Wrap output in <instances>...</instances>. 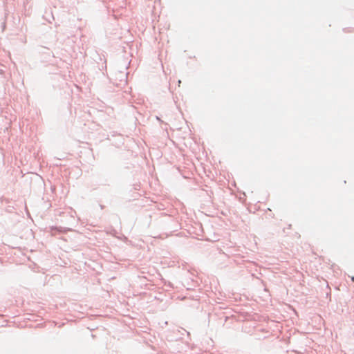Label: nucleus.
Listing matches in <instances>:
<instances>
[{
  "instance_id": "1",
  "label": "nucleus",
  "mask_w": 354,
  "mask_h": 354,
  "mask_svg": "<svg viewBox=\"0 0 354 354\" xmlns=\"http://www.w3.org/2000/svg\"><path fill=\"white\" fill-rule=\"evenodd\" d=\"M351 280H352V281H353V282H354V277H351Z\"/></svg>"
},
{
  "instance_id": "2",
  "label": "nucleus",
  "mask_w": 354,
  "mask_h": 354,
  "mask_svg": "<svg viewBox=\"0 0 354 354\" xmlns=\"http://www.w3.org/2000/svg\"><path fill=\"white\" fill-rule=\"evenodd\" d=\"M180 83H181V81H180V80H179V81H178V86H180Z\"/></svg>"
}]
</instances>
